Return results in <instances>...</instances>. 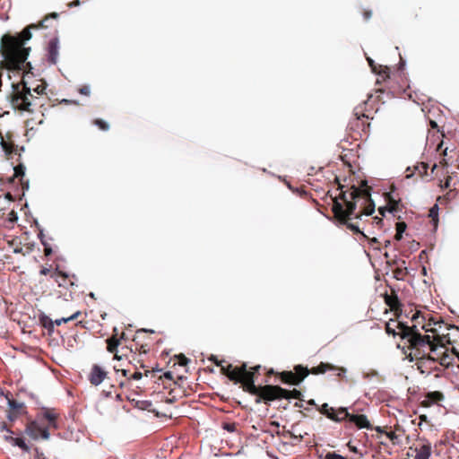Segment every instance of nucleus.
<instances>
[{"label": "nucleus", "mask_w": 459, "mask_h": 459, "mask_svg": "<svg viewBox=\"0 0 459 459\" xmlns=\"http://www.w3.org/2000/svg\"><path fill=\"white\" fill-rule=\"evenodd\" d=\"M59 415L54 409H45L38 414L35 420H29L25 425L24 432L32 440H48L50 437V429H57Z\"/></svg>", "instance_id": "nucleus-5"}, {"label": "nucleus", "mask_w": 459, "mask_h": 459, "mask_svg": "<svg viewBox=\"0 0 459 459\" xmlns=\"http://www.w3.org/2000/svg\"><path fill=\"white\" fill-rule=\"evenodd\" d=\"M241 367H244V370L241 373V384L242 390L249 394L255 395V403H260L264 400L265 389L271 387L272 385H255V382L259 375L261 369L260 365L247 368L246 362L241 363Z\"/></svg>", "instance_id": "nucleus-7"}, {"label": "nucleus", "mask_w": 459, "mask_h": 459, "mask_svg": "<svg viewBox=\"0 0 459 459\" xmlns=\"http://www.w3.org/2000/svg\"><path fill=\"white\" fill-rule=\"evenodd\" d=\"M407 325L405 323L403 322H396V320L390 319L385 324V332L389 335L396 336L399 335L401 337V329L399 325Z\"/></svg>", "instance_id": "nucleus-25"}, {"label": "nucleus", "mask_w": 459, "mask_h": 459, "mask_svg": "<svg viewBox=\"0 0 459 459\" xmlns=\"http://www.w3.org/2000/svg\"><path fill=\"white\" fill-rule=\"evenodd\" d=\"M369 117L363 111L362 107H356L354 108V118L350 122L351 130L357 133H367L369 128Z\"/></svg>", "instance_id": "nucleus-12"}, {"label": "nucleus", "mask_w": 459, "mask_h": 459, "mask_svg": "<svg viewBox=\"0 0 459 459\" xmlns=\"http://www.w3.org/2000/svg\"><path fill=\"white\" fill-rule=\"evenodd\" d=\"M365 238L368 239V241H369V244H370V245L379 244V241H378V239H377V238H368L366 236V238Z\"/></svg>", "instance_id": "nucleus-58"}, {"label": "nucleus", "mask_w": 459, "mask_h": 459, "mask_svg": "<svg viewBox=\"0 0 459 459\" xmlns=\"http://www.w3.org/2000/svg\"><path fill=\"white\" fill-rule=\"evenodd\" d=\"M22 90H19V85L14 87V91L12 96V105L14 108H17L21 111L33 112L30 108L31 106L36 105V100H39L38 97L34 96L31 93V91L37 93L38 95H41L45 93L47 83L42 82L40 84H38L36 87H28L26 82L22 81Z\"/></svg>", "instance_id": "nucleus-6"}, {"label": "nucleus", "mask_w": 459, "mask_h": 459, "mask_svg": "<svg viewBox=\"0 0 459 459\" xmlns=\"http://www.w3.org/2000/svg\"><path fill=\"white\" fill-rule=\"evenodd\" d=\"M5 197L10 200V201H13L14 200V197L12 195L11 193H6L5 194Z\"/></svg>", "instance_id": "nucleus-63"}, {"label": "nucleus", "mask_w": 459, "mask_h": 459, "mask_svg": "<svg viewBox=\"0 0 459 459\" xmlns=\"http://www.w3.org/2000/svg\"><path fill=\"white\" fill-rule=\"evenodd\" d=\"M243 370L244 367H241V365L233 366L232 364H228L227 366H221V374L226 376L234 384H241V373Z\"/></svg>", "instance_id": "nucleus-14"}, {"label": "nucleus", "mask_w": 459, "mask_h": 459, "mask_svg": "<svg viewBox=\"0 0 459 459\" xmlns=\"http://www.w3.org/2000/svg\"><path fill=\"white\" fill-rule=\"evenodd\" d=\"M151 374V379L148 381L157 385V388L153 389V392L150 394V400H145V411L152 413V416L145 418V423H153L152 420L158 418L161 420H168L169 416L163 410L164 403H172L178 398L186 396V390L181 385L186 377H178L177 380H173L172 373L168 371L163 375L158 377L157 380L152 378L155 377V370L149 371L145 369V377H149Z\"/></svg>", "instance_id": "nucleus-2"}, {"label": "nucleus", "mask_w": 459, "mask_h": 459, "mask_svg": "<svg viewBox=\"0 0 459 459\" xmlns=\"http://www.w3.org/2000/svg\"><path fill=\"white\" fill-rule=\"evenodd\" d=\"M79 92H80L82 95L89 96V95H90V93H91L90 86H88V85H83V86H82V87L79 89Z\"/></svg>", "instance_id": "nucleus-54"}, {"label": "nucleus", "mask_w": 459, "mask_h": 459, "mask_svg": "<svg viewBox=\"0 0 459 459\" xmlns=\"http://www.w3.org/2000/svg\"><path fill=\"white\" fill-rule=\"evenodd\" d=\"M68 5H69V7L78 6V5H80V1L74 0L72 3H70Z\"/></svg>", "instance_id": "nucleus-61"}, {"label": "nucleus", "mask_w": 459, "mask_h": 459, "mask_svg": "<svg viewBox=\"0 0 459 459\" xmlns=\"http://www.w3.org/2000/svg\"><path fill=\"white\" fill-rule=\"evenodd\" d=\"M265 391V398L263 401V403L265 404H270L271 402L281 399L290 400L293 398L299 401L303 400V394L298 389L287 390L281 387L280 385H273L271 387L266 388Z\"/></svg>", "instance_id": "nucleus-10"}, {"label": "nucleus", "mask_w": 459, "mask_h": 459, "mask_svg": "<svg viewBox=\"0 0 459 459\" xmlns=\"http://www.w3.org/2000/svg\"><path fill=\"white\" fill-rule=\"evenodd\" d=\"M0 431L1 432H7L6 435H13V431L8 428L7 424L5 422H1L0 423Z\"/></svg>", "instance_id": "nucleus-50"}, {"label": "nucleus", "mask_w": 459, "mask_h": 459, "mask_svg": "<svg viewBox=\"0 0 459 459\" xmlns=\"http://www.w3.org/2000/svg\"><path fill=\"white\" fill-rule=\"evenodd\" d=\"M5 397L7 399L10 411H16L21 414H24L27 412L26 407L23 403H19L16 400L10 398L9 394H7Z\"/></svg>", "instance_id": "nucleus-26"}, {"label": "nucleus", "mask_w": 459, "mask_h": 459, "mask_svg": "<svg viewBox=\"0 0 459 459\" xmlns=\"http://www.w3.org/2000/svg\"><path fill=\"white\" fill-rule=\"evenodd\" d=\"M372 220H373V222L378 226L383 224V219L380 217L376 216Z\"/></svg>", "instance_id": "nucleus-56"}, {"label": "nucleus", "mask_w": 459, "mask_h": 459, "mask_svg": "<svg viewBox=\"0 0 459 459\" xmlns=\"http://www.w3.org/2000/svg\"><path fill=\"white\" fill-rule=\"evenodd\" d=\"M39 323L42 327L48 330V334L54 332V321L45 314H41L39 317Z\"/></svg>", "instance_id": "nucleus-28"}, {"label": "nucleus", "mask_w": 459, "mask_h": 459, "mask_svg": "<svg viewBox=\"0 0 459 459\" xmlns=\"http://www.w3.org/2000/svg\"><path fill=\"white\" fill-rule=\"evenodd\" d=\"M421 329L426 333H431V340L436 342L440 339L444 340V337H446L445 333L449 331L459 332L458 326L445 323L440 316L434 317L432 316H429L428 324L423 325Z\"/></svg>", "instance_id": "nucleus-9"}, {"label": "nucleus", "mask_w": 459, "mask_h": 459, "mask_svg": "<svg viewBox=\"0 0 459 459\" xmlns=\"http://www.w3.org/2000/svg\"><path fill=\"white\" fill-rule=\"evenodd\" d=\"M3 438L5 442L9 443L10 445L13 446H18L20 449H22L23 452H30V448L25 442L23 437H14L13 435H4Z\"/></svg>", "instance_id": "nucleus-21"}, {"label": "nucleus", "mask_w": 459, "mask_h": 459, "mask_svg": "<svg viewBox=\"0 0 459 459\" xmlns=\"http://www.w3.org/2000/svg\"><path fill=\"white\" fill-rule=\"evenodd\" d=\"M401 329V338L406 341L407 348L411 351L426 350L429 357L435 359V361L438 363L439 358L443 356L441 351H445L446 346L440 344L439 342L431 340L429 334L422 335L416 330V325L408 326L399 325Z\"/></svg>", "instance_id": "nucleus-4"}, {"label": "nucleus", "mask_w": 459, "mask_h": 459, "mask_svg": "<svg viewBox=\"0 0 459 459\" xmlns=\"http://www.w3.org/2000/svg\"><path fill=\"white\" fill-rule=\"evenodd\" d=\"M210 360H212L217 366L221 367V363L222 361L221 360H218L214 356H212V358L210 359Z\"/></svg>", "instance_id": "nucleus-60"}, {"label": "nucleus", "mask_w": 459, "mask_h": 459, "mask_svg": "<svg viewBox=\"0 0 459 459\" xmlns=\"http://www.w3.org/2000/svg\"><path fill=\"white\" fill-rule=\"evenodd\" d=\"M309 375L308 368L302 365H296L294 371H281L277 377L286 385H299Z\"/></svg>", "instance_id": "nucleus-11"}, {"label": "nucleus", "mask_w": 459, "mask_h": 459, "mask_svg": "<svg viewBox=\"0 0 459 459\" xmlns=\"http://www.w3.org/2000/svg\"><path fill=\"white\" fill-rule=\"evenodd\" d=\"M176 359H177V361L174 363V366L176 364H178L181 367H185L189 362V359L183 354L177 356Z\"/></svg>", "instance_id": "nucleus-41"}, {"label": "nucleus", "mask_w": 459, "mask_h": 459, "mask_svg": "<svg viewBox=\"0 0 459 459\" xmlns=\"http://www.w3.org/2000/svg\"><path fill=\"white\" fill-rule=\"evenodd\" d=\"M371 15H372L371 11L365 10V11L363 12V16H364V19H365V20H368V19H370Z\"/></svg>", "instance_id": "nucleus-57"}, {"label": "nucleus", "mask_w": 459, "mask_h": 459, "mask_svg": "<svg viewBox=\"0 0 459 459\" xmlns=\"http://www.w3.org/2000/svg\"><path fill=\"white\" fill-rule=\"evenodd\" d=\"M367 60L372 71L377 74L382 78V80L389 78V68L387 66L377 65L374 60L370 57H368Z\"/></svg>", "instance_id": "nucleus-24"}, {"label": "nucleus", "mask_w": 459, "mask_h": 459, "mask_svg": "<svg viewBox=\"0 0 459 459\" xmlns=\"http://www.w3.org/2000/svg\"><path fill=\"white\" fill-rule=\"evenodd\" d=\"M58 39L54 38L49 40L48 46V61L52 65H56L58 57Z\"/></svg>", "instance_id": "nucleus-20"}, {"label": "nucleus", "mask_w": 459, "mask_h": 459, "mask_svg": "<svg viewBox=\"0 0 459 459\" xmlns=\"http://www.w3.org/2000/svg\"><path fill=\"white\" fill-rule=\"evenodd\" d=\"M41 243L44 246V254L48 256L52 254V248L41 238Z\"/></svg>", "instance_id": "nucleus-53"}, {"label": "nucleus", "mask_w": 459, "mask_h": 459, "mask_svg": "<svg viewBox=\"0 0 459 459\" xmlns=\"http://www.w3.org/2000/svg\"><path fill=\"white\" fill-rule=\"evenodd\" d=\"M347 446H348V448H349V450H350L351 452L355 453V454H358L359 458L363 457V455H363V453H362V452H360V451L357 448V446H353V445L351 444V442H348Z\"/></svg>", "instance_id": "nucleus-48"}, {"label": "nucleus", "mask_w": 459, "mask_h": 459, "mask_svg": "<svg viewBox=\"0 0 459 459\" xmlns=\"http://www.w3.org/2000/svg\"><path fill=\"white\" fill-rule=\"evenodd\" d=\"M238 424L236 422H224L222 424L223 429L229 432H236Z\"/></svg>", "instance_id": "nucleus-40"}, {"label": "nucleus", "mask_w": 459, "mask_h": 459, "mask_svg": "<svg viewBox=\"0 0 459 459\" xmlns=\"http://www.w3.org/2000/svg\"><path fill=\"white\" fill-rule=\"evenodd\" d=\"M394 276L397 280H403V278L407 275V268L406 267H397L394 270Z\"/></svg>", "instance_id": "nucleus-36"}, {"label": "nucleus", "mask_w": 459, "mask_h": 459, "mask_svg": "<svg viewBox=\"0 0 459 459\" xmlns=\"http://www.w3.org/2000/svg\"><path fill=\"white\" fill-rule=\"evenodd\" d=\"M385 210H386V208H385V207H379V208H378V212H379V213H380L382 216H384V215H385Z\"/></svg>", "instance_id": "nucleus-62"}, {"label": "nucleus", "mask_w": 459, "mask_h": 459, "mask_svg": "<svg viewBox=\"0 0 459 459\" xmlns=\"http://www.w3.org/2000/svg\"><path fill=\"white\" fill-rule=\"evenodd\" d=\"M308 371L309 374L313 375L325 374L327 371H336V376L339 378H343L347 369L343 367L334 366L328 362H321L316 367H313L311 369H308Z\"/></svg>", "instance_id": "nucleus-13"}, {"label": "nucleus", "mask_w": 459, "mask_h": 459, "mask_svg": "<svg viewBox=\"0 0 459 459\" xmlns=\"http://www.w3.org/2000/svg\"><path fill=\"white\" fill-rule=\"evenodd\" d=\"M13 170L14 174L13 178H10V181L13 182L15 178H18L24 189L25 184L22 182V178L25 175V167L22 164H19L13 168Z\"/></svg>", "instance_id": "nucleus-29"}, {"label": "nucleus", "mask_w": 459, "mask_h": 459, "mask_svg": "<svg viewBox=\"0 0 459 459\" xmlns=\"http://www.w3.org/2000/svg\"><path fill=\"white\" fill-rule=\"evenodd\" d=\"M17 220H18V216H17L16 212L12 210L11 212H8L7 221L9 223L13 224L14 222L17 221Z\"/></svg>", "instance_id": "nucleus-44"}, {"label": "nucleus", "mask_w": 459, "mask_h": 459, "mask_svg": "<svg viewBox=\"0 0 459 459\" xmlns=\"http://www.w3.org/2000/svg\"><path fill=\"white\" fill-rule=\"evenodd\" d=\"M443 352V356L442 357H438L439 358V361L437 363V365L442 368H448L450 366H453L455 363H458V360H457V355L459 353L455 352V351H453L452 353H449V350L448 348L446 347L445 351H441Z\"/></svg>", "instance_id": "nucleus-17"}, {"label": "nucleus", "mask_w": 459, "mask_h": 459, "mask_svg": "<svg viewBox=\"0 0 459 459\" xmlns=\"http://www.w3.org/2000/svg\"><path fill=\"white\" fill-rule=\"evenodd\" d=\"M385 433L394 445L399 444V442H400L399 436L396 435L394 431H389V432H385Z\"/></svg>", "instance_id": "nucleus-42"}, {"label": "nucleus", "mask_w": 459, "mask_h": 459, "mask_svg": "<svg viewBox=\"0 0 459 459\" xmlns=\"http://www.w3.org/2000/svg\"><path fill=\"white\" fill-rule=\"evenodd\" d=\"M349 421L354 423L359 429H372L369 420L364 414H350Z\"/></svg>", "instance_id": "nucleus-22"}, {"label": "nucleus", "mask_w": 459, "mask_h": 459, "mask_svg": "<svg viewBox=\"0 0 459 459\" xmlns=\"http://www.w3.org/2000/svg\"><path fill=\"white\" fill-rule=\"evenodd\" d=\"M80 315H81V311H76L75 313H74L73 315H71L68 317H62L60 319H56V320L54 321V325H60L63 323H67V322H70L72 320H74V319L78 318V316Z\"/></svg>", "instance_id": "nucleus-34"}, {"label": "nucleus", "mask_w": 459, "mask_h": 459, "mask_svg": "<svg viewBox=\"0 0 459 459\" xmlns=\"http://www.w3.org/2000/svg\"><path fill=\"white\" fill-rule=\"evenodd\" d=\"M416 170H418L419 172V175L420 177H422L423 175H425L427 173V169H428V165L426 163H420L419 164L416 168H415Z\"/></svg>", "instance_id": "nucleus-45"}, {"label": "nucleus", "mask_w": 459, "mask_h": 459, "mask_svg": "<svg viewBox=\"0 0 459 459\" xmlns=\"http://www.w3.org/2000/svg\"><path fill=\"white\" fill-rule=\"evenodd\" d=\"M406 223L403 221L397 222L396 223V231L399 232V234H403L406 230Z\"/></svg>", "instance_id": "nucleus-52"}, {"label": "nucleus", "mask_w": 459, "mask_h": 459, "mask_svg": "<svg viewBox=\"0 0 459 459\" xmlns=\"http://www.w3.org/2000/svg\"><path fill=\"white\" fill-rule=\"evenodd\" d=\"M428 319L424 315H422L420 311H417L413 314V316H411V321L413 322V325H416V330L418 333L419 332V329H418V325H421V326L425 324H428Z\"/></svg>", "instance_id": "nucleus-30"}, {"label": "nucleus", "mask_w": 459, "mask_h": 459, "mask_svg": "<svg viewBox=\"0 0 459 459\" xmlns=\"http://www.w3.org/2000/svg\"><path fill=\"white\" fill-rule=\"evenodd\" d=\"M34 459H46L44 453L38 447L34 448Z\"/></svg>", "instance_id": "nucleus-51"}, {"label": "nucleus", "mask_w": 459, "mask_h": 459, "mask_svg": "<svg viewBox=\"0 0 459 459\" xmlns=\"http://www.w3.org/2000/svg\"><path fill=\"white\" fill-rule=\"evenodd\" d=\"M336 412H337V409H334L333 407H330V410H329L328 413L325 415V417L334 422H341V419H339L337 417Z\"/></svg>", "instance_id": "nucleus-37"}, {"label": "nucleus", "mask_w": 459, "mask_h": 459, "mask_svg": "<svg viewBox=\"0 0 459 459\" xmlns=\"http://www.w3.org/2000/svg\"><path fill=\"white\" fill-rule=\"evenodd\" d=\"M50 273V269L48 268H46V267H43L41 270H40V274L41 275H48Z\"/></svg>", "instance_id": "nucleus-59"}, {"label": "nucleus", "mask_w": 459, "mask_h": 459, "mask_svg": "<svg viewBox=\"0 0 459 459\" xmlns=\"http://www.w3.org/2000/svg\"><path fill=\"white\" fill-rule=\"evenodd\" d=\"M445 335H446V337H444V340L440 339V340L437 341V342H439L440 344L446 346V343L450 344V343H452L453 341L451 340V333H450V331L446 333Z\"/></svg>", "instance_id": "nucleus-47"}, {"label": "nucleus", "mask_w": 459, "mask_h": 459, "mask_svg": "<svg viewBox=\"0 0 459 459\" xmlns=\"http://www.w3.org/2000/svg\"><path fill=\"white\" fill-rule=\"evenodd\" d=\"M140 398H141V394H137L135 392H133V391L128 394L129 402L134 407H137L140 410H143V401L141 400Z\"/></svg>", "instance_id": "nucleus-31"}, {"label": "nucleus", "mask_w": 459, "mask_h": 459, "mask_svg": "<svg viewBox=\"0 0 459 459\" xmlns=\"http://www.w3.org/2000/svg\"><path fill=\"white\" fill-rule=\"evenodd\" d=\"M330 407L328 403H325L320 407H316V410L323 415H326L330 410Z\"/></svg>", "instance_id": "nucleus-46"}, {"label": "nucleus", "mask_w": 459, "mask_h": 459, "mask_svg": "<svg viewBox=\"0 0 459 459\" xmlns=\"http://www.w3.org/2000/svg\"><path fill=\"white\" fill-rule=\"evenodd\" d=\"M420 421L428 422V417L425 414L420 415Z\"/></svg>", "instance_id": "nucleus-64"}, {"label": "nucleus", "mask_w": 459, "mask_h": 459, "mask_svg": "<svg viewBox=\"0 0 459 459\" xmlns=\"http://www.w3.org/2000/svg\"><path fill=\"white\" fill-rule=\"evenodd\" d=\"M350 412L348 411L347 408L345 407H339L337 409L336 415L339 419H341V422L343 420H349L350 418Z\"/></svg>", "instance_id": "nucleus-35"}, {"label": "nucleus", "mask_w": 459, "mask_h": 459, "mask_svg": "<svg viewBox=\"0 0 459 459\" xmlns=\"http://www.w3.org/2000/svg\"><path fill=\"white\" fill-rule=\"evenodd\" d=\"M1 145L7 153H12L14 151V144L13 143H8L2 139Z\"/></svg>", "instance_id": "nucleus-39"}, {"label": "nucleus", "mask_w": 459, "mask_h": 459, "mask_svg": "<svg viewBox=\"0 0 459 459\" xmlns=\"http://www.w3.org/2000/svg\"><path fill=\"white\" fill-rule=\"evenodd\" d=\"M445 396L443 393L439 391L429 392L425 395L424 399L420 402L422 407H430L431 405L437 403L444 400Z\"/></svg>", "instance_id": "nucleus-19"}, {"label": "nucleus", "mask_w": 459, "mask_h": 459, "mask_svg": "<svg viewBox=\"0 0 459 459\" xmlns=\"http://www.w3.org/2000/svg\"><path fill=\"white\" fill-rule=\"evenodd\" d=\"M409 356L411 361L416 360L415 365L420 374L429 376L435 372V377H438L440 376L441 368L435 361V359L427 355L426 350H422V352L420 351H411Z\"/></svg>", "instance_id": "nucleus-8"}, {"label": "nucleus", "mask_w": 459, "mask_h": 459, "mask_svg": "<svg viewBox=\"0 0 459 459\" xmlns=\"http://www.w3.org/2000/svg\"><path fill=\"white\" fill-rule=\"evenodd\" d=\"M57 16L56 13H52L49 16H46L39 24H30L17 35L6 33L2 36L0 39V53L8 69L22 70L30 51V48L24 46L32 37L30 30L32 29L47 28L48 26L45 25V22L48 18H57Z\"/></svg>", "instance_id": "nucleus-3"}, {"label": "nucleus", "mask_w": 459, "mask_h": 459, "mask_svg": "<svg viewBox=\"0 0 459 459\" xmlns=\"http://www.w3.org/2000/svg\"><path fill=\"white\" fill-rule=\"evenodd\" d=\"M387 202H388V208L387 210L391 212H398L399 209V201L394 200L390 194H387Z\"/></svg>", "instance_id": "nucleus-33"}, {"label": "nucleus", "mask_w": 459, "mask_h": 459, "mask_svg": "<svg viewBox=\"0 0 459 459\" xmlns=\"http://www.w3.org/2000/svg\"><path fill=\"white\" fill-rule=\"evenodd\" d=\"M51 277L55 278V281L58 284L59 287L67 288L68 286H74L75 281L77 280L75 275L70 276L69 274L58 271L57 269L51 273Z\"/></svg>", "instance_id": "nucleus-16"}, {"label": "nucleus", "mask_w": 459, "mask_h": 459, "mask_svg": "<svg viewBox=\"0 0 459 459\" xmlns=\"http://www.w3.org/2000/svg\"><path fill=\"white\" fill-rule=\"evenodd\" d=\"M414 459H429L431 455V444L429 442L419 444L415 447Z\"/></svg>", "instance_id": "nucleus-23"}, {"label": "nucleus", "mask_w": 459, "mask_h": 459, "mask_svg": "<svg viewBox=\"0 0 459 459\" xmlns=\"http://www.w3.org/2000/svg\"><path fill=\"white\" fill-rule=\"evenodd\" d=\"M93 124H94L95 126H98L100 130H102V131H107V130H108V128H109L108 124L106 121H104V120H102V119H100V118H97V119H95V120L93 121Z\"/></svg>", "instance_id": "nucleus-38"}, {"label": "nucleus", "mask_w": 459, "mask_h": 459, "mask_svg": "<svg viewBox=\"0 0 459 459\" xmlns=\"http://www.w3.org/2000/svg\"><path fill=\"white\" fill-rule=\"evenodd\" d=\"M108 377V372L100 365H92L91 371L88 375V380L92 385H100Z\"/></svg>", "instance_id": "nucleus-15"}, {"label": "nucleus", "mask_w": 459, "mask_h": 459, "mask_svg": "<svg viewBox=\"0 0 459 459\" xmlns=\"http://www.w3.org/2000/svg\"><path fill=\"white\" fill-rule=\"evenodd\" d=\"M32 251V246H27L25 249L22 247H14L13 252L17 254H22V255H26Z\"/></svg>", "instance_id": "nucleus-43"}, {"label": "nucleus", "mask_w": 459, "mask_h": 459, "mask_svg": "<svg viewBox=\"0 0 459 459\" xmlns=\"http://www.w3.org/2000/svg\"><path fill=\"white\" fill-rule=\"evenodd\" d=\"M429 217L431 219L433 225L437 228L438 223V205L434 204L429 211Z\"/></svg>", "instance_id": "nucleus-32"}, {"label": "nucleus", "mask_w": 459, "mask_h": 459, "mask_svg": "<svg viewBox=\"0 0 459 459\" xmlns=\"http://www.w3.org/2000/svg\"><path fill=\"white\" fill-rule=\"evenodd\" d=\"M19 415H21V413H18L16 411H13L10 410H8V411H7V419L12 422L18 419Z\"/></svg>", "instance_id": "nucleus-49"}, {"label": "nucleus", "mask_w": 459, "mask_h": 459, "mask_svg": "<svg viewBox=\"0 0 459 459\" xmlns=\"http://www.w3.org/2000/svg\"><path fill=\"white\" fill-rule=\"evenodd\" d=\"M340 194L333 197L332 212L333 219L340 225H345L354 234H360L363 238L366 235L360 231L357 222L351 220H361L363 215H371L375 212V203L371 198V187L367 181H361L360 186H351L350 193L343 191V186L338 182Z\"/></svg>", "instance_id": "nucleus-1"}, {"label": "nucleus", "mask_w": 459, "mask_h": 459, "mask_svg": "<svg viewBox=\"0 0 459 459\" xmlns=\"http://www.w3.org/2000/svg\"><path fill=\"white\" fill-rule=\"evenodd\" d=\"M143 377L142 373L141 372H134L132 377L129 378V381L131 382L132 379L134 380H139L141 379Z\"/></svg>", "instance_id": "nucleus-55"}, {"label": "nucleus", "mask_w": 459, "mask_h": 459, "mask_svg": "<svg viewBox=\"0 0 459 459\" xmlns=\"http://www.w3.org/2000/svg\"><path fill=\"white\" fill-rule=\"evenodd\" d=\"M106 342L108 351L113 353L115 359H120V356L117 354V347L120 344V340H118L116 336H112L111 338L107 339Z\"/></svg>", "instance_id": "nucleus-27"}, {"label": "nucleus", "mask_w": 459, "mask_h": 459, "mask_svg": "<svg viewBox=\"0 0 459 459\" xmlns=\"http://www.w3.org/2000/svg\"><path fill=\"white\" fill-rule=\"evenodd\" d=\"M385 302L394 313L395 316L399 317L402 313V304L394 291L385 295Z\"/></svg>", "instance_id": "nucleus-18"}]
</instances>
